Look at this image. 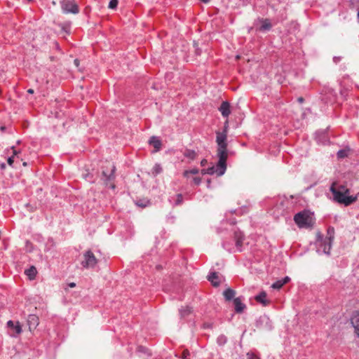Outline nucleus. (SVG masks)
<instances>
[{
    "label": "nucleus",
    "mask_w": 359,
    "mask_h": 359,
    "mask_svg": "<svg viewBox=\"0 0 359 359\" xmlns=\"http://www.w3.org/2000/svg\"><path fill=\"white\" fill-rule=\"evenodd\" d=\"M330 191L332 193L334 199L341 204L348 206L355 202L359 198V193L355 196H349L350 190L342 184L333 182L330 187Z\"/></svg>",
    "instance_id": "1"
},
{
    "label": "nucleus",
    "mask_w": 359,
    "mask_h": 359,
    "mask_svg": "<svg viewBox=\"0 0 359 359\" xmlns=\"http://www.w3.org/2000/svg\"><path fill=\"white\" fill-rule=\"evenodd\" d=\"M334 237V229L332 226L328 227L325 238H323V235L318 233L316 240L317 252L318 253L322 252L326 255H330Z\"/></svg>",
    "instance_id": "2"
},
{
    "label": "nucleus",
    "mask_w": 359,
    "mask_h": 359,
    "mask_svg": "<svg viewBox=\"0 0 359 359\" xmlns=\"http://www.w3.org/2000/svg\"><path fill=\"white\" fill-rule=\"evenodd\" d=\"M216 142L217 144V156L220 158V164L224 162V158H228L227 143H226V131H217L216 133Z\"/></svg>",
    "instance_id": "3"
},
{
    "label": "nucleus",
    "mask_w": 359,
    "mask_h": 359,
    "mask_svg": "<svg viewBox=\"0 0 359 359\" xmlns=\"http://www.w3.org/2000/svg\"><path fill=\"white\" fill-rule=\"evenodd\" d=\"M294 220L300 228H310L313 225V217L307 211L296 214L294 217Z\"/></svg>",
    "instance_id": "4"
},
{
    "label": "nucleus",
    "mask_w": 359,
    "mask_h": 359,
    "mask_svg": "<svg viewBox=\"0 0 359 359\" xmlns=\"http://www.w3.org/2000/svg\"><path fill=\"white\" fill-rule=\"evenodd\" d=\"M60 6L65 13L77 14L79 13V8L74 0H62Z\"/></svg>",
    "instance_id": "5"
},
{
    "label": "nucleus",
    "mask_w": 359,
    "mask_h": 359,
    "mask_svg": "<svg viewBox=\"0 0 359 359\" xmlns=\"http://www.w3.org/2000/svg\"><path fill=\"white\" fill-rule=\"evenodd\" d=\"M83 259L81 261L83 268H94L97 263V259L90 250H87L83 253Z\"/></svg>",
    "instance_id": "6"
},
{
    "label": "nucleus",
    "mask_w": 359,
    "mask_h": 359,
    "mask_svg": "<svg viewBox=\"0 0 359 359\" xmlns=\"http://www.w3.org/2000/svg\"><path fill=\"white\" fill-rule=\"evenodd\" d=\"M226 160L227 158H224V162L221 165L220 158H219L217 165H212L206 169V172H208V175L216 174L217 176L223 175L226 170Z\"/></svg>",
    "instance_id": "7"
},
{
    "label": "nucleus",
    "mask_w": 359,
    "mask_h": 359,
    "mask_svg": "<svg viewBox=\"0 0 359 359\" xmlns=\"http://www.w3.org/2000/svg\"><path fill=\"white\" fill-rule=\"evenodd\" d=\"M234 240L236 249L238 252L242 251V246L244 241V235L240 231L234 232Z\"/></svg>",
    "instance_id": "8"
},
{
    "label": "nucleus",
    "mask_w": 359,
    "mask_h": 359,
    "mask_svg": "<svg viewBox=\"0 0 359 359\" xmlns=\"http://www.w3.org/2000/svg\"><path fill=\"white\" fill-rule=\"evenodd\" d=\"M7 327L8 329H10L11 331H13V333H11V335L15 336V334H18L21 333L22 328L19 323V322H13V320H8L7 322Z\"/></svg>",
    "instance_id": "9"
},
{
    "label": "nucleus",
    "mask_w": 359,
    "mask_h": 359,
    "mask_svg": "<svg viewBox=\"0 0 359 359\" xmlns=\"http://www.w3.org/2000/svg\"><path fill=\"white\" fill-rule=\"evenodd\" d=\"M234 309L238 313H242L246 308L245 304L242 302L241 297H237L233 299Z\"/></svg>",
    "instance_id": "10"
},
{
    "label": "nucleus",
    "mask_w": 359,
    "mask_h": 359,
    "mask_svg": "<svg viewBox=\"0 0 359 359\" xmlns=\"http://www.w3.org/2000/svg\"><path fill=\"white\" fill-rule=\"evenodd\" d=\"M27 324L29 325V330L35 329L39 325V318L36 315H29L27 318Z\"/></svg>",
    "instance_id": "11"
},
{
    "label": "nucleus",
    "mask_w": 359,
    "mask_h": 359,
    "mask_svg": "<svg viewBox=\"0 0 359 359\" xmlns=\"http://www.w3.org/2000/svg\"><path fill=\"white\" fill-rule=\"evenodd\" d=\"M219 110L224 117H228L231 114L229 103L228 102H222Z\"/></svg>",
    "instance_id": "12"
},
{
    "label": "nucleus",
    "mask_w": 359,
    "mask_h": 359,
    "mask_svg": "<svg viewBox=\"0 0 359 359\" xmlns=\"http://www.w3.org/2000/svg\"><path fill=\"white\" fill-rule=\"evenodd\" d=\"M208 279L210 282H211L212 285L214 287H217L219 285L220 281L219 278V274L217 272H211L210 275L208 276Z\"/></svg>",
    "instance_id": "13"
},
{
    "label": "nucleus",
    "mask_w": 359,
    "mask_h": 359,
    "mask_svg": "<svg viewBox=\"0 0 359 359\" xmlns=\"http://www.w3.org/2000/svg\"><path fill=\"white\" fill-rule=\"evenodd\" d=\"M290 280V278L288 276L285 277L281 280H276L273 283L271 287L273 289L279 290L285 284L287 283Z\"/></svg>",
    "instance_id": "14"
},
{
    "label": "nucleus",
    "mask_w": 359,
    "mask_h": 359,
    "mask_svg": "<svg viewBox=\"0 0 359 359\" xmlns=\"http://www.w3.org/2000/svg\"><path fill=\"white\" fill-rule=\"evenodd\" d=\"M262 23L261 26L259 27V30L261 32H266L271 29L272 25L268 19H262L260 20Z\"/></svg>",
    "instance_id": "15"
},
{
    "label": "nucleus",
    "mask_w": 359,
    "mask_h": 359,
    "mask_svg": "<svg viewBox=\"0 0 359 359\" xmlns=\"http://www.w3.org/2000/svg\"><path fill=\"white\" fill-rule=\"evenodd\" d=\"M149 143L155 148V151H159L161 148V141L156 137H151Z\"/></svg>",
    "instance_id": "16"
},
{
    "label": "nucleus",
    "mask_w": 359,
    "mask_h": 359,
    "mask_svg": "<svg viewBox=\"0 0 359 359\" xmlns=\"http://www.w3.org/2000/svg\"><path fill=\"white\" fill-rule=\"evenodd\" d=\"M255 300L264 306H266L269 303V302L266 299V293L265 292H262L259 294L257 295L255 297Z\"/></svg>",
    "instance_id": "17"
},
{
    "label": "nucleus",
    "mask_w": 359,
    "mask_h": 359,
    "mask_svg": "<svg viewBox=\"0 0 359 359\" xmlns=\"http://www.w3.org/2000/svg\"><path fill=\"white\" fill-rule=\"evenodd\" d=\"M351 323L355 328V331L359 337V312L353 315L351 318Z\"/></svg>",
    "instance_id": "18"
},
{
    "label": "nucleus",
    "mask_w": 359,
    "mask_h": 359,
    "mask_svg": "<svg viewBox=\"0 0 359 359\" xmlns=\"http://www.w3.org/2000/svg\"><path fill=\"white\" fill-rule=\"evenodd\" d=\"M235 294L236 292L231 288L226 289L223 292V295L226 301L231 300L234 297Z\"/></svg>",
    "instance_id": "19"
},
{
    "label": "nucleus",
    "mask_w": 359,
    "mask_h": 359,
    "mask_svg": "<svg viewBox=\"0 0 359 359\" xmlns=\"http://www.w3.org/2000/svg\"><path fill=\"white\" fill-rule=\"evenodd\" d=\"M192 312L191 308L189 306L182 307L180 309V314L182 318H184L189 316Z\"/></svg>",
    "instance_id": "20"
},
{
    "label": "nucleus",
    "mask_w": 359,
    "mask_h": 359,
    "mask_svg": "<svg viewBox=\"0 0 359 359\" xmlns=\"http://www.w3.org/2000/svg\"><path fill=\"white\" fill-rule=\"evenodd\" d=\"M184 156H186L187 158L191 159V160H194V159H195L196 158L197 154L194 150H191V149H187L184 151Z\"/></svg>",
    "instance_id": "21"
},
{
    "label": "nucleus",
    "mask_w": 359,
    "mask_h": 359,
    "mask_svg": "<svg viewBox=\"0 0 359 359\" xmlns=\"http://www.w3.org/2000/svg\"><path fill=\"white\" fill-rule=\"evenodd\" d=\"M25 273L30 279H34L36 274V269L34 266H31L29 269L25 271Z\"/></svg>",
    "instance_id": "22"
},
{
    "label": "nucleus",
    "mask_w": 359,
    "mask_h": 359,
    "mask_svg": "<svg viewBox=\"0 0 359 359\" xmlns=\"http://www.w3.org/2000/svg\"><path fill=\"white\" fill-rule=\"evenodd\" d=\"M316 139L323 144H325L328 141L327 137L325 133H318Z\"/></svg>",
    "instance_id": "23"
},
{
    "label": "nucleus",
    "mask_w": 359,
    "mask_h": 359,
    "mask_svg": "<svg viewBox=\"0 0 359 359\" xmlns=\"http://www.w3.org/2000/svg\"><path fill=\"white\" fill-rule=\"evenodd\" d=\"M137 351L139 353H144V354L147 355V356L151 355V353L149 351V349H148L147 348L142 346H139L137 348Z\"/></svg>",
    "instance_id": "24"
},
{
    "label": "nucleus",
    "mask_w": 359,
    "mask_h": 359,
    "mask_svg": "<svg viewBox=\"0 0 359 359\" xmlns=\"http://www.w3.org/2000/svg\"><path fill=\"white\" fill-rule=\"evenodd\" d=\"M227 341V338L226 336L221 334L217 339V342L219 346L224 345Z\"/></svg>",
    "instance_id": "25"
},
{
    "label": "nucleus",
    "mask_w": 359,
    "mask_h": 359,
    "mask_svg": "<svg viewBox=\"0 0 359 359\" xmlns=\"http://www.w3.org/2000/svg\"><path fill=\"white\" fill-rule=\"evenodd\" d=\"M12 149L13 151V156L9 157L8 158V164L11 166H13V163L14 162V156H16L20 151H18L15 149L14 147H12Z\"/></svg>",
    "instance_id": "26"
},
{
    "label": "nucleus",
    "mask_w": 359,
    "mask_h": 359,
    "mask_svg": "<svg viewBox=\"0 0 359 359\" xmlns=\"http://www.w3.org/2000/svg\"><path fill=\"white\" fill-rule=\"evenodd\" d=\"M348 151L346 149H341L337 152V157L339 158H344L346 156H348Z\"/></svg>",
    "instance_id": "27"
},
{
    "label": "nucleus",
    "mask_w": 359,
    "mask_h": 359,
    "mask_svg": "<svg viewBox=\"0 0 359 359\" xmlns=\"http://www.w3.org/2000/svg\"><path fill=\"white\" fill-rule=\"evenodd\" d=\"M198 172H199V170L198 168H193L189 170H185L184 172V176L188 177L189 174L196 175V174H198Z\"/></svg>",
    "instance_id": "28"
},
{
    "label": "nucleus",
    "mask_w": 359,
    "mask_h": 359,
    "mask_svg": "<svg viewBox=\"0 0 359 359\" xmlns=\"http://www.w3.org/2000/svg\"><path fill=\"white\" fill-rule=\"evenodd\" d=\"M149 204V201H144V200H138L136 202V205L140 206V207H142V208H145L147 207L148 205Z\"/></svg>",
    "instance_id": "29"
},
{
    "label": "nucleus",
    "mask_w": 359,
    "mask_h": 359,
    "mask_svg": "<svg viewBox=\"0 0 359 359\" xmlns=\"http://www.w3.org/2000/svg\"><path fill=\"white\" fill-rule=\"evenodd\" d=\"M163 169L159 164H156L153 168V173L154 175H158L162 172Z\"/></svg>",
    "instance_id": "30"
},
{
    "label": "nucleus",
    "mask_w": 359,
    "mask_h": 359,
    "mask_svg": "<svg viewBox=\"0 0 359 359\" xmlns=\"http://www.w3.org/2000/svg\"><path fill=\"white\" fill-rule=\"evenodd\" d=\"M114 170H115V167L114 165H112V168H111L110 174L108 175L105 171H103L102 174H103L104 176H105L107 177V179L110 180L111 177L114 175Z\"/></svg>",
    "instance_id": "31"
},
{
    "label": "nucleus",
    "mask_w": 359,
    "mask_h": 359,
    "mask_svg": "<svg viewBox=\"0 0 359 359\" xmlns=\"http://www.w3.org/2000/svg\"><path fill=\"white\" fill-rule=\"evenodd\" d=\"M118 5V0H111L109 4V8L111 9H115Z\"/></svg>",
    "instance_id": "32"
},
{
    "label": "nucleus",
    "mask_w": 359,
    "mask_h": 359,
    "mask_svg": "<svg viewBox=\"0 0 359 359\" xmlns=\"http://www.w3.org/2000/svg\"><path fill=\"white\" fill-rule=\"evenodd\" d=\"M182 201H183V197H182V194H177V200H176V201H175V204L176 205H179L182 204Z\"/></svg>",
    "instance_id": "33"
},
{
    "label": "nucleus",
    "mask_w": 359,
    "mask_h": 359,
    "mask_svg": "<svg viewBox=\"0 0 359 359\" xmlns=\"http://www.w3.org/2000/svg\"><path fill=\"white\" fill-rule=\"evenodd\" d=\"M247 358H248V359H260L259 357H258L257 355H255L253 353H248Z\"/></svg>",
    "instance_id": "34"
},
{
    "label": "nucleus",
    "mask_w": 359,
    "mask_h": 359,
    "mask_svg": "<svg viewBox=\"0 0 359 359\" xmlns=\"http://www.w3.org/2000/svg\"><path fill=\"white\" fill-rule=\"evenodd\" d=\"M201 182V178L198 177H195L193 178V182L196 185H198Z\"/></svg>",
    "instance_id": "35"
},
{
    "label": "nucleus",
    "mask_w": 359,
    "mask_h": 359,
    "mask_svg": "<svg viewBox=\"0 0 359 359\" xmlns=\"http://www.w3.org/2000/svg\"><path fill=\"white\" fill-rule=\"evenodd\" d=\"M189 352L187 350L184 351L182 353V359H189Z\"/></svg>",
    "instance_id": "36"
},
{
    "label": "nucleus",
    "mask_w": 359,
    "mask_h": 359,
    "mask_svg": "<svg viewBox=\"0 0 359 359\" xmlns=\"http://www.w3.org/2000/svg\"><path fill=\"white\" fill-rule=\"evenodd\" d=\"M222 245H223V248L224 249L227 250L228 251H231V245L229 243L224 242V243H223Z\"/></svg>",
    "instance_id": "37"
},
{
    "label": "nucleus",
    "mask_w": 359,
    "mask_h": 359,
    "mask_svg": "<svg viewBox=\"0 0 359 359\" xmlns=\"http://www.w3.org/2000/svg\"><path fill=\"white\" fill-rule=\"evenodd\" d=\"M208 163V161L206 159H203L201 162V166H205Z\"/></svg>",
    "instance_id": "38"
},
{
    "label": "nucleus",
    "mask_w": 359,
    "mask_h": 359,
    "mask_svg": "<svg viewBox=\"0 0 359 359\" xmlns=\"http://www.w3.org/2000/svg\"><path fill=\"white\" fill-rule=\"evenodd\" d=\"M341 57H334L333 60L335 63H337L340 61Z\"/></svg>",
    "instance_id": "39"
},
{
    "label": "nucleus",
    "mask_w": 359,
    "mask_h": 359,
    "mask_svg": "<svg viewBox=\"0 0 359 359\" xmlns=\"http://www.w3.org/2000/svg\"><path fill=\"white\" fill-rule=\"evenodd\" d=\"M85 178H86L87 180H88V181H91V180H92V176H90V174H87V175H86Z\"/></svg>",
    "instance_id": "40"
},
{
    "label": "nucleus",
    "mask_w": 359,
    "mask_h": 359,
    "mask_svg": "<svg viewBox=\"0 0 359 359\" xmlns=\"http://www.w3.org/2000/svg\"><path fill=\"white\" fill-rule=\"evenodd\" d=\"M0 168L1 169L4 170L6 168V164L4 163H2L1 165H0Z\"/></svg>",
    "instance_id": "41"
},
{
    "label": "nucleus",
    "mask_w": 359,
    "mask_h": 359,
    "mask_svg": "<svg viewBox=\"0 0 359 359\" xmlns=\"http://www.w3.org/2000/svg\"><path fill=\"white\" fill-rule=\"evenodd\" d=\"M304 98L302 97H300L298 98V102L299 103H302L304 102Z\"/></svg>",
    "instance_id": "42"
},
{
    "label": "nucleus",
    "mask_w": 359,
    "mask_h": 359,
    "mask_svg": "<svg viewBox=\"0 0 359 359\" xmlns=\"http://www.w3.org/2000/svg\"><path fill=\"white\" fill-rule=\"evenodd\" d=\"M68 285H69V287H74L76 286V283H69Z\"/></svg>",
    "instance_id": "43"
},
{
    "label": "nucleus",
    "mask_w": 359,
    "mask_h": 359,
    "mask_svg": "<svg viewBox=\"0 0 359 359\" xmlns=\"http://www.w3.org/2000/svg\"><path fill=\"white\" fill-rule=\"evenodd\" d=\"M74 64H75V65H76V66H77V67H78V66H79V60L76 59V60H74Z\"/></svg>",
    "instance_id": "44"
},
{
    "label": "nucleus",
    "mask_w": 359,
    "mask_h": 359,
    "mask_svg": "<svg viewBox=\"0 0 359 359\" xmlns=\"http://www.w3.org/2000/svg\"><path fill=\"white\" fill-rule=\"evenodd\" d=\"M27 93H30V94H33L34 93V90L32 89V88H29L28 90H27Z\"/></svg>",
    "instance_id": "45"
},
{
    "label": "nucleus",
    "mask_w": 359,
    "mask_h": 359,
    "mask_svg": "<svg viewBox=\"0 0 359 359\" xmlns=\"http://www.w3.org/2000/svg\"><path fill=\"white\" fill-rule=\"evenodd\" d=\"M201 173H202V175L208 174V172H206V169H203V170H201Z\"/></svg>",
    "instance_id": "46"
},
{
    "label": "nucleus",
    "mask_w": 359,
    "mask_h": 359,
    "mask_svg": "<svg viewBox=\"0 0 359 359\" xmlns=\"http://www.w3.org/2000/svg\"><path fill=\"white\" fill-rule=\"evenodd\" d=\"M200 1L204 4H208L210 0H200Z\"/></svg>",
    "instance_id": "47"
},
{
    "label": "nucleus",
    "mask_w": 359,
    "mask_h": 359,
    "mask_svg": "<svg viewBox=\"0 0 359 359\" xmlns=\"http://www.w3.org/2000/svg\"><path fill=\"white\" fill-rule=\"evenodd\" d=\"M6 130V127L5 126H1V131H4Z\"/></svg>",
    "instance_id": "48"
},
{
    "label": "nucleus",
    "mask_w": 359,
    "mask_h": 359,
    "mask_svg": "<svg viewBox=\"0 0 359 359\" xmlns=\"http://www.w3.org/2000/svg\"><path fill=\"white\" fill-rule=\"evenodd\" d=\"M207 182H208V186L209 187V186H210V180H208L207 181Z\"/></svg>",
    "instance_id": "49"
},
{
    "label": "nucleus",
    "mask_w": 359,
    "mask_h": 359,
    "mask_svg": "<svg viewBox=\"0 0 359 359\" xmlns=\"http://www.w3.org/2000/svg\"><path fill=\"white\" fill-rule=\"evenodd\" d=\"M23 165H24V166H26V165H27V163H25H25H23Z\"/></svg>",
    "instance_id": "50"
},
{
    "label": "nucleus",
    "mask_w": 359,
    "mask_h": 359,
    "mask_svg": "<svg viewBox=\"0 0 359 359\" xmlns=\"http://www.w3.org/2000/svg\"><path fill=\"white\" fill-rule=\"evenodd\" d=\"M197 54H198V55H200V50H198V51H197Z\"/></svg>",
    "instance_id": "51"
},
{
    "label": "nucleus",
    "mask_w": 359,
    "mask_h": 359,
    "mask_svg": "<svg viewBox=\"0 0 359 359\" xmlns=\"http://www.w3.org/2000/svg\"><path fill=\"white\" fill-rule=\"evenodd\" d=\"M197 54H198V55H200V50H198V51H197Z\"/></svg>",
    "instance_id": "52"
},
{
    "label": "nucleus",
    "mask_w": 359,
    "mask_h": 359,
    "mask_svg": "<svg viewBox=\"0 0 359 359\" xmlns=\"http://www.w3.org/2000/svg\"><path fill=\"white\" fill-rule=\"evenodd\" d=\"M28 1H32V0H27Z\"/></svg>",
    "instance_id": "53"
}]
</instances>
